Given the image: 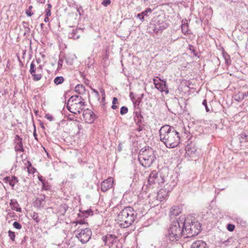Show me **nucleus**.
I'll return each instance as SVG.
<instances>
[{
	"instance_id": "nucleus-1",
	"label": "nucleus",
	"mask_w": 248,
	"mask_h": 248,
	"mask_svg": "<svg viewBox=\"0 0 248 248\" xmlns=\"http://www.w3.org/2000/svg\"><path fill=\"white\" fill-rule=\"evenodd\" d=\"M168 179V177H165L161 174H159L156 170H153L149 176L147 186L155 187L167 182L166 185L164 186V188L160 189L158 192L159 198L165 199L168 196V193L170 192L176 185V182L175 181L173 180L169 182Z\"/></svg>"
},
{
	"instance_id": "nucleus-2",
	"label": "nucleus",
	"mask_w": 248,
	"mask_h": 248,
	"mask_svg": "<svg viewBox=\"0 0 248 248\" xmlns=\"http://www.w3.org/2000/svg\"><path fill=\"white\" fill-rule=\"evenodd\" d=\"M159 136L160 140L167 148H173L180 143L179 133L170 125H165L161 127L159 130Z\"/></svg>"
},
{
	"instance_id": "nucleus-3",
	"label": "nucleus",
	"mask_w": 248,
	"mask_h": 248,
	"mask_svg": "<svg viewBox=\"0 0 248 248\" xmlns=\"http://www.w3.org/2000/svg\"><path fill=\"white\" fill-rule=\"evenodd\" d=\"M137 216L136 211L130 206L122 210L117 216V220L123 228H127L131 225L135 220Z\"/></svg>"
},
{
	"instance_id": "nucleus-4",
	"label": "nucleus",
	"mask_w": 248,
	"mask_h": 248,
	"mask_svg": "<svg viewBox=\"0 0 248 248\" xmlns=\"http://www.w3.org/2000/svg\"><path fill=\"white\" fill-rule=\"evenodd\" d=\"M156 158L154 150L149 146L142 148L139 152L138 159L140 164L145 168H149Z\"/></svg>"
},
{
	"instance_id": "nucleus-5",
	"label": "nucleus",
	"mask_w": 248,
	"mask_h": 248,
	"mask_svg": "<svg viewBox=\"0 0 248 248\" xmlns=\"http://www.w3.org/2000/svg\"><path fill=\"white\" fill-rule=\"evenodd\" d=\"M182 226L184 230V237L190 238L199 234L201 230L200 223L197 221H193L186 218L183 222Z\"/></svg>"
},
{
	"instance_id": "nucleus-6",
	"label": "nucleus",
	"mask_w": 248,
	"mask_h": 248,
	"mask_svg": "<svg viewBox=\"0 0 248 248\" xmlns=\"http://www.w3.org/2000/svg\"><path fill=\"white\" fill-rule=\"evenodd\" d=\"M182 225V221H177L173 222L170 225L168 230L167 237L170 241H177L183 235L184 236V230Z\"/></svg>"
},
{
	"instance_id": "nucleus-7",
	"label": "nucleus",
	"mask_w": 248,
	"mask_h": 248,
	"mask_svg": "<svg viewBox=\"0 0 248 248\" xmlns=\"http://www.w3.org/2000/svg\"><path fill=\"white\" fill-rule=\"evenodd\" d=\"M76 238L83 244L87 243L91 239L92 232L88 228H79L74 231Z\"/></svg>"
},
{
	"instance_id": "nucleus-8",
	"label": "nucleus",
	"mask_w": 248,
	"mask_h": 248,
	"mask_svg": "<svg viewBox=\"0 0 248 248\" xmlns=\"http://www.w3.org/2000/svg\"><path fill=\"white\" fill-rule=\"evenodd\" d=\"M102 239L104 243V245L108 246L109 248L111 247L114 244L118 241V237L113 234L108 233L103 236Z\"/></svg>"
},
{
	"instance_id": "nucleus-9",
	"label": "nucleus",
	"mask_w": 248,
	"mask_h": 248,
	"mask_svg": "<svg viewBox=\"0 0 248 248\" xmlns=\"http://www.w3.org/2000/svg\"><path fill=\"white\" fill-rule=\"evenodd\" d=\"M169 27V24L164 20L158 19L152 27L154 32L156 33L161 32Z\"/></svg>"
},
{
	"instance_id": "nucleus-10",
	"label": "nucleus",
	"mask_w": 248,
	"mask_h": 248,
	"mask_svg": "<svg viewBox=\"0 0 248 248\" xmlns=\"http://www.w3.org/2000/svg\"><path fill=\"white\" fill-rule=\"evenodd\" d=\"M113 180L109 177L107 179L104 180L101 184V190L102 192H106L109 189L112 187Z\"/></svg>"
},
{
	"instance_id": "nucleus-11",
	"label": "nucleus",
	"mask_w": 248,
	"mask_h": 248,
	"mask_svg": "<svg viewBox=\"0 0 248 248\" xmlns=\"http://www.w3.org/2000/svg\"><path fill=\"white\" fill-rule=\"evenodd\" d=\"M83 117L85 121L89 124L93 123L95 119V115L93 112L88 109L84 111L83 113Z\"/></svg>"
},
{
	"instance_id": "nucleus-12",
	"label": "nucleus",
	"mask_w": 248,
	"mask_h": 248,
	"mask_svg": "<svg viewBox=\"0 0 248 248\" xmlns=\"http://www.w3.org/2000/svg\"><path fill=\"white\" fill-rule=\"evenodd\" d=\"M78 102V103L72 104V107L70 108V109H72V113L75 114H79L81 111L84 109L85 102Z\"/></svg>"
},
{
	"instance_id": "nucleus-13",
	"label": "nucleus",
	"mask_w": 248,
	"mask_h": 248,
	"mask_svg": "<svg viewBox=\"0 0 248 248\" xmlns=\"http://www.w3.org/2000/svg\"><path fill=\"white\" fill-rule=\"evenodd\" d=\"M159 80L161 81L160 82H157L155 78L153 79L154 84L155 85L156 88H157L160 92H166L167 93H169V91L167 90L168 88L166 85V82L165 80H161L159 78Z\"/></svg>"
},
{
	"instance_id": "nucleus-14",
	"label": "nucleus",
	"mask_w": 248,
	"mask_h": 248,
	"mask_svg": "<svg viewBox=\"0 0 248 248\" xmlns=\"http://www.w3.org/2000/svg\"><path fill=\"white\" fill-rule=\"evenodd\" d=\"M30 72L34 81H38L41 79L42 76L40 74H37V67L34 62H32L30 65Z\"/></svg>"
},
{
	"instance_id": "nucleus-15",
	"label": "nucleus",
	"mask_w": 248,
	"mask_h": 248,
	"mask_svg": "<svg viewBox=\"0 0 248 248\" xmlns=\"http://www.w3.org/2000/svg\"><path fill=\"white\" fill-rule=\"evenodd\" d=\"M82 32L83 30L80 28L72 29L68 34V37L74 40L78 39Z\"/></svg>"
},
{
	"instance_id": "nucleus-16",
	"label": "nucleus",
	"mask_w": 248,
	"mask_h": 248,
	"mask_svg": "<svg viewBox=\"0 0 248 248\" xmlns=\"http://www.w3.org/2000/svg\"><path fill=\"white\" fill-rule=\"evenodd\" d=\"M45 195H42L37 198L33 202L34 206L39 209L43 208L45 202Z\"/></svg>"
},
{
	"instance_id": "nucleus-17",
	"label": "nucleus",
	"mask_w": 248,
	"mask_h": 248,
	"mask_svg": "<svg viewBox=\"0 0 248 248\" xmlns=\"http://www.w3.org/2000/svg\"><path fill=\"white\" fill-rule=\"evenodd\" d=\"M182 210L178 206H174L170 209V216L172 218L181 213Z\"/></svg>"
},
{
	"instance_id": "nucleus-18",
	"label": "nucleus",
	"mask_w": 248,
	"mask_h": 248,
	"mask_svg": "<svg viewBox=\"0 0 248 248\" xmlns=\"http://www.w3.org/2000/svg\"><path fill=\"white\" fill-rule=\"evenodd\" d=\"M191 248H207V247L205 242L202 240H199L193 243Z\"/></svg>"
},
{
	"instance_id": "nucleus-19",
	"label": "nucleus",
	"mask_w": 248,
	"mask_h": 248,
	"mask_svg": "<svg viewBox=\"0 0 248 248\" xmlns=\"http://www.w3.org/2000/svg\"><path fill=\"white\" fill-rule=\"evenodd\" d=\"M181 30L183 33L185 35L191 34L190 31L188 30L187 21L186 20L182 21Z\"/></svg>"
},
{
	"instance_id": "nucleus-20",
	"label": "nucleus",
	"mask_w": 248,
	"mask_h": 248,
	"mask_svg": "<svg viewBox=\"0 0 248 248\" xmlns=\"http://www.w3.org/2000/svg\"><path fill=\"white\" fill-rule=\"evenodd\" d=\"M16 151L23 152L24 149L22 142V139L16 135Z\"/></svg>"
},
{
	"instance_id": "nucleus-21",
	"label": "nucleus",
	"mask_w": 248,
	"mask_h": 248,
	"mask_svg": "<svg viewBox=\"0 0 248 248\" xmlns=\"http://www.w3.org/2000/svg\"><path fill=\"white\" fill-rule=\"evenodd\" d=\"M6 183H9L12 188H14L16 182V176H13L11 178L10 177H6L4 178Z\"/></svg>"
},
{
	"instance_id": "nucleus-22",
	"label": "nucleus",
	"mask_w": 248,
	"mask_h": 248,
	"mask_svg": "<svg viewBox=\"0 0 248 248\" xmlns=\"http://www.w3.org/2000/svg\"><path fill=\"white\" fill-rule=\"evenodd\" d=\"M68 209V206L66 204H62L60 205L59 207V212L61 215H64L67 209Z\"/></svg>"
},
{
	"instance_id": "nucleus-23",
	"label": "nucleus",
	"mask_w": 248,
	"mask_h": 248,
	"mask_svg": "<svg viewBox=\"0 0 248 248\" xmlns=\"http://www.w3.org/2000/svg\"><path fill=\"white\" fill-rule=\"evenodd\" d=\"M238 139L240 143L243 142L244 141L246 142L248 141V136L244 132L238 135Z\"/></svg>"
},
{
	"instance_id": "nucleus-24",
	"label": "nucleus",
	"mask_w": 248,
	"mask_h": 248,
	"mask_svg": "<svg viewBox=\"0 0 248 248\" xmlns=\"http://www.w3.org/2000/svg\"><path fill=\"white\" fill-rule=\"evenodd\" d=\"M85 91V88L84 86L81 84H78L75 87V91L78 93H81L84 92Z\"/></svg>"
},
{
	"instance_id": "nucleus-25",
	"label": "nucleus",
	"mask_w": 248,
	"mask_h": 248,
	"mask_svg": "<svg viewBox=\"0 0 248 248\" xmlns=\"http://www.w3.org/2000/svg\"><path fill=\"white\" fill-rule=\"evenodd\" d=\"M137 118H135V121L136 122L137 124H140L142 122V119H143L142 116L140 113L138 112L135 113Z\"/></svg>"
},
{
	"instance_id": "nucleus-26",
	"label": "nucleus",
	"mask_w": 248,
	"mask_h": 248,
	"mask_svg": "<svg viewBox=\"0 0 248 248\" xmlns=\"http://www.w3.org/2000/svg\"><path fill=\"white\" fill-rule=\"evenodd\" d=\"M64 78L62 76L57 77L55 78L54 80V83L57 85L62 84Z\"/></svg>"
},
{
	"instance_id": "nucleus-27",
	"label": "nucleus",
	"mask_w": 248,
	"mask_h": 248,
	"mask_svg": "<svg viewBox=\"0 0 248 248\" xmlns=\"http://www.w3.org/2000/svg\"><path fill=\"white\" fill-rule=\"evenodd\" d=\"M31 217L37 223H38L40 222V218L38 216V214L37 213L33 212L30 214Z\"/></svg>"
},
{
	"instance_id": "nucleus-28",
	"label": "nucleus",
	"mask_w": 248,
	"mask_h": 248,
	"mask_svg": "<svg viewBox=\"0 0 248 248\" xmlns=\"http://www.w3.org/2000/svg\"><path fill=\"white\" fill-rule=\"evenodd\" d=\"M244 94L243 92H239L237 94L235 95V100L237 101H241L243 99H244Z\"/></svg>"
},
{
	"instance_id": "nucleus-29",
	"label": "nucleus",
	"mask_w": 248,
	"mask_h": 248,
	"mask_svg": "<svg viewBox=\"0 0 248 248\" xmlns=\"http://www.w3.org/2000/svg\"><path fill=\"white\" fill-rule=\"evenodd\" d=\"M128 112V108L126 107L123 106L121 108L120 113L123 115L126 114Z\"/></svg>"
},
{
	"instance_id": "nucleus-30",
	"label": "nucleus",
	"mask_w": 248,
	"mask_h": 248,
	"mask_svg": "<svg viewBox=\"0 0 248 248\" xmlns=\"http://www.w3.org/2000/svg\"><path fill=\"white\" fill-rule=\"evenodd\" d=\"M152 12V10L150 8H148L146 9V10L143 12H142L141 13L142 14V15L144 17L145 16H148V13H151Z\"/></svg>"
},
{
	"instance_id": "nucleus-31",
	"label": "nucleus",
	"mask_w": 248,
	"mask_h": 248,
	"mask_svg": "<svg viewBox=\"0 0 248 248\" xmlns=\"http://www.w3.org/2000/svg\"><path fill=\"white\" fill-rule=\"evenodd\" d=\"M224 59L225 60V62L227 64V65H229L231 64V61L230 59L229 55H224Z\"/></svg>"
},
{
	"instance_id": "nucleus-32",
	"label": "nucleus",
	"mask_w": 248,
	"mask_h": 248,
	"mask_svg": "<svg viewBox=\"0 0 248 248\" xmlns=\"http://www.w3.org/2000/svg\"><path fill=\"white\" fill-rule=\"evenodd\" d=\"M90 215H93V212L90 209L85 211L84 213H83V216L85 217H87L88 216Z\"/></svg>"
},
{
	"instance_id": "nucleus-33",
	"label": "nucleus",
	"mask_w": 248,
	"mask_h": 248,
	"mask_svg": "<svg viewBox=\"0 0 248 248\" xmlns=\"http://www.w3.org/2000/svg\"><path fill=\"white\" fill-rule=\"evenodd\" d=\"M43 66L42 65H40L39 66L37 67V74H40L41 76H42V73H43Z\"/></svg>"
},
{
	"instance_id": "nucleus-34",
	"label": "nucleus",
	"mask_w": 248,
	"mask_h": 248,
	"mask_svg": "<svg viewBox=\"0 0 248 248\" xmlns=\"http://www.w3.org/2000/svg\"><path fill=\"white\" fill-rule=\"evenodd\" d=\"M32 8V6H30L28 10H27L26 13L29 16H31L33 14V12L31 11V9Z\"/></svg>"
},
{
	"instance_id": "nucleus-35",
	"label": "nucleus",
	"mask_w": 248,
	"mask_h": 248,
	"mask_svg": "<svg viewBox=\"0 0 248 248\" xmlns=\"http://www.w3.org/2000/svg\"><path fill=\"white\" fill-rule=\"evenodd\" d=\"M78 98V95H74L72 96L68 100V103H71L72 104L73 102L75 101L77 98Z\"/></svg>"
},
{
	"instance_id": "nucleus-36",
	"label": "nucleus",
	"mask_w": 248,
	"mask_h": 248,
	"mask_svg": "<svg viewBox=\"0 0 248 248\" xmlns=\"http://www.w3.org/2000/svg\"><path fill=\"white\" fill-rule=\"evenodd\" d=\"M45 117L47 119V120H49L50 121H52L54 120V117L53 116L49 114V113H47L45 115Z\"/></svg>"
},
{
	"instance_id": "nucleus-37",
	"label": "nucleus",
	"mask_w": 248,
	"mask_h": 248,
	"mask_svg": "<svg viewBox=\"0 0 248 248\" xmlns=\"http://www.w3.org/2000/svg\"><path fill=\"white\" fill-rule=\"evenodd\" d=\"M8 233L10 239L14 241L15 237V232L11 231H9Z\"/></svg>"
},
{
	"instance_id": "nucleus-38",
	"label": "nucleus",
	"mask_w": 248,
	"mask_h": 248,
	"mask_svg": "<svg viewBox=\"0 0 248 248\" xmlns=\"http://www.w3.org/2000/svg\"><path fill=\"white\" fill-rule=\"evenodd\" d=\"M78 102H80V103L84 102L83 99L82 98V97L79 96L78 95V98H77V99H76L75 100V101L74 102H73L72 103H78Z\"/></svg>"
},
{
	"instance_id": "nucleus-39",
	"label": "nucleus",
	"mask_w": 248,
	"mask_h": 248,
	"mask_svg": "<svg viewBox=\"0 0 248 248\" xmlns=\"http://www.w3.org/2000/svg\"><path fill=\"white\" fill-rule=\"evenodd\" d=\"M235 228V226L233 224H228L227 226V229L230 231L232 232L234 230Z\"/></svg>"
},
{
	"instance_id": "nucleus-40",
	"label": "nucleus",
	"mask_w": 248,
	"mask_h": 248,
	"mask_svg": "<svg viewBox=\"0 0 248 248\" xmlns=\"http://www.w3.org/2000/svg\"><path fill=\"white\" fill-rule=\"evenodd\" d=\"M74 223H76V225L77 226L78 225V224H84L86 223L85 221H84V220L83 219H79V220H78V221H76V222H73Z\"/></svg>"
},
{
	"instance_id": "nucleus-41",
	"label": "nucleus",
	"mask_w": 248,
	"mask_h": 248,
	"mask_svg": "<svg viewBox=\"0 0 248 248\" xmlns=\"http://www.w3.org/2000/svg\"><path fill=\"white\" fill-rule=\"evenodd\" d=\"M138 127L137 128V130L139 132L141 131L144 128L145 125L143 124H138Z\"/></svg>"
},
{
	"instance_id": "nucleus-42",
	"label": "nucleus",
	"mask_w": 248,
	"mask_h": 248,
	"mask_svg": "<svg viewBox=\"0 0 248 248\" xmlns=\"http://www.w3.org/2000/svg\"><path fill=\"white\" fill-rule=\"evenodd\" d=\"M63 62V61L62 59L60 58L59 59L58 62V68L60 69L62 67Z\"/></svg>"
},
{
	"instance_id": "nucleus-43",
	"label": "nucleus",
	"mask_w": 248,
	"mask_h": 248,
	"mask_svg": "<svg viewBox=\"0 0 248 248\" xmlns=\"http://www.w3.org/2000/svg\"><path fill=\"white\" fill-rule=\"evenodd\" d=\"M110 2V0H103L102 4L105 6H107Z\"/></svg>"
},
{
	"instance_id": "nucleus-44",
	"label": "nucleus",
	"mask_w": 248,
	"mask_h": 248,
	"mask_svg": "<svg viewBox=\"0 0 248 248\" xmlns=\"http://www.w3.org/2000/svg\"><path fill=\"white\" fill-rule=\"evenodd\" d=\"M202 104L205 107L206 111L207 112L209 111L210 110H209V108L207 107V101H206V99L203 100Z\"/></svg>"
},
{
	"instance_id": "nucleus-45",
	"label": "nucleus",
	"mask_w": 248,
	"mask_h": 248,
	"mask_svg": "<svg viewBox=\"0 0 248 248\" xmlns=\"http://www.w3.org/2000/svg\"><path fill=\"white\" fill-rule=\"evenodd\" d=\"M28 171L30 173L34 174L35 172L36 171V170L34 168H31V169L30 168H28Z\"/></svg>"
},
{
	"instance_id": "nucleus-46",
	"label": "nucleus",
	"mask_w": 248,
	"mask_h": 248,
	"mask_svg": "<svg viewBox=\"0 0 248 248\" xmlns=\"http://www.w3.org/2000/svg\"><path fill=\"white\" fill-rule=\"evenodd\" d=\"M137 17L141 21H143L144 20V16L141 13L138 14V15L137 16Z\"/></svg>"
},
{
	"instance_id": "nucleus-47",
	"label": "nucleus",
	"mask_w": 248,
	"mask_h": 248,
	"mask_svg": "<svg viewBox=\"0 0 248 248\" xmlns=\"http://www.w3.org/2000/svg\"><path fill=\"white\" fill-rule=\"evenodd\" d=\"M77 11L80 16L82 15L83 13V10H82L81 7L77 8Z\"/></svg>"
},
{
	"instance_id": "nucleus-48",
	"label": "nucleus",
	"mask_w": 248,
	"mask_h": 248,
	"mask_svg": "<svg viewBox=\"0 0 248 248\" xmlns=\"http://www.w3.org/2000/svg\"><path fill=\"white\" fill-rule=\"evenodd\" d=\"M189 49L190 50H191L192 51V52L193 53V54L195 56H197V53H196V51L194 50L193 46L190 45Z\"/></svg>"
},
{
	"instance_id": "nucleus-49",
	"label": "nucleus",
	"mask_w": 248,
	"mask_h": 248,
	"mask_svg": "<svg viewBox=\"0 0 248 248\" xmlns=\"http://www.w3.org/2000/svg\"><path fill=\"white\" fill-rule=\"evenodd\" d=\"M71 107H72V103H68V101L67 102V104L66 105L67 108L68 109V110L72 112V109H70Z\"/></svg>"
},
{
	"instance_id": "nucleus-50",
	"label": "nucleus",
	"mask_w": 248,
	"mask_h": 248,
	"mask_svg": "<svg viewBox=\"0 0 248 248\" xmlns=\"http://www.w3.org/2000/svg\"><path fill=\"white\" fill-rule=\"evenodd\" d=\"M46 15L47 16H51V10L50 9H47L46 10Z\"/></svg>"
},
{
	"instance_id": "nucleus-51",
	"label": "nucleus",
	"mask_w": 248,
	"mask_h": 248,
	"mask_svg": "<svg viewBox=\"0 0 248 248\" xmlns=\"http://www.w3.org/2000/svg\"><path fill=\"white\" fill-rule=\"evenodd\" d=\"M38 178L39 180L42 182L43 185L44 186V180H43V176L41 175H39Z\"/></svg>"
},
{
	"instance_id": "nucleus-52",
	"label": "nucleus",
	"mask_w": 248,
	"mask_h": 248,
	"mask_svg": "<svg viewBox=\"0 0 248 248\" xmlns=\"http://www.w3.org/2000/svg\"><path fill=\"white\" fill-rule=\"evenodd\" d=\"M10 204H11L12 209L15 210V208H16V206H15V203L14 202L13 200H11V201Z\"/></svg>"
},
{
	"instance_id": "nucleus-53",
	"label": "nucleus",
	"mask_w": 248,
	"mask_h": 248,
	"mask_svg": "<svg viewBox=\"0 0 248 248\" xmlns=\"http://www.w3.org/2000/svg\"><path fill=\"white\" fill-rule=\"evenodd\" d=\"M118 103V99L116 97H114L113 98V100H112V104H116V103Z\"/></svg>"
},
{
	"instance_id": "nucleus-54",
	"label": "nucleus",
	"mask_w": 248,
	"mask_h": 248,
	"mask_svg": "<svg viewBox=\"0 0 248 248\" xmlns=\"http://www.w3.org/2000/svg\"><path fill=\"white\" fill-rule=\"evenodd\" d=\"M21 228V225L18 222H16V229H20Z\"/></svg>"
},
{
	"instance_id": "nucleus-55",
	"label": "nucleus",
	"mask_w": 248,
	"mask_h": 248,
	"mask_svg": "<svg viewBox=\"0 0 248 248\" xmlns=\"http://www.w3.org/2000/svg\"><path fill=\"white\" fill-rule=\"evenodd\" d=\"M29 30H30L29 28H28L27 27V28L25 29V31L22 33L24 35H25L26 34V32L29 31Z\"/></svg>"
},
{
	"instance_id": "nucleus-56",
	"label": "nucleus",
	"mask_w": 248,
	"mask_h": 248,
	"mask_svg": "<svg viewBox=\"0 0 248 248\" xmlns=\"http://www.w3.org/2000/svg\"><path fill=\"white\" fill-rule=\"evenodd\" d=\"M140 102H141V101L140 100H137L135 102V104L139 105V104L140 103Z\"/></svg>"
},
{
	"instance_id": "nucleus-57",
	"label": "nucleus",
	"mask_w": 248,
	"mask_h": 248,
	"mask_svg": "<svg viewBox=\"0 0 248 248\" xmlns=\"http://www.w3.org/2000/svg\"><path fill=\"white\" fill-rule=\"evenodd\" d=\"M44 21L45 22H48L49 21L48 16H46V17L44 18Z\"/></svg>"
},
{
	"instance_id": "nucleus-58",
	"label": "nucleus",
	"mask_w": 248,
	"mask_h": 248,
	"mask_svg": "<svg viewBox=\"0 0 248 248\" xmlns=\"http://www.w3.org/2000/svg\"><path fill=\"white\" fill-rule=\"evenodd\" d=\"M243 94H244V98H245V97H248V92L243 93Z\"/></svg>"
},
{
	"instance_id": "nucleus-59",
	"label": "nucleus",
	"mask_w": 248,
	"mask_h": 248,
	"mask_svg": "<svg viewBox=\"0 0 248 248\" xmlns=\"http://www.w3.org/2000/svg\"><path fill=\"white\" fill-rule=\"evenodd\" d=\"M111 108L113 109H115L117 108V106L115 104H113L111 106Z\"/></svg>"
},
{
	"instance_id": "nucleus-60",
	"label": "nucleus",
	"mask_w": 248,
	"mask_h": 248,
	"mask_svg": "<svg viewBox=\"0 0 248 248\" xmlns=\"http://www.w3.org/2000/svg\"><path fill=\"white\" fill-rule=\"evenodd\" d=\"M93 93H95V94L98 96L99 95V93L95 89H93Z\"/></svg>"
},
{
	"instance_id": "nucleus-61",
	"label": "nucleus",
	"mask_w": 248,
	"mask_h": 248,
	"mask_svg": "<svg viewBox=\"0 0 248 248\" xmlns=\"http://www.w3.org/2000/svg\"><path fill=\"white\" fill-rule=\"evenodd\" d=\"M21 211V208L20 207H18L16 206V212H20Z\"/></svg>"
},
{
	"instance_id": "nucleus-62",
	"label": "nucleus",
	"mask_w": 248,
	"mask_h": 248,
	"mask_svg": "<svg viewBox=\"0 0 248 248\" xmlns=\"http://www.w3.org/2000/svg\"><path fill=\"white\" fill-rule=\"evenodd\" d=\"M100 92L102 93V95L103 96H105V91H104V90L103 89H101L100 90Z\"/></svg>"
},
{
	"instance_id": "nucleus-63",
	"label": "nucleus",
	"mask_w": 248,
	"mask_h": 248,
	"mask_svg": "<svg viewBox=\"0 0 248 248\" xmlns=\"http://www.w3.org/2000/svg\"><path fill=\"white\" fill-rule=\"evenodd\" d=\"M17 59H18V60L19 61V64L21 66L23 65L22 63L21 62V60H20L18 56H17Z\"/></svg>"
},
{
	"instance_id": "nucleus-64",
	"label": "nucleus",
	"mask_w": 248,
	"mask_h": 248,
	"mask_svg": "<svg viewBox=\"0 0 248 248\" xmlns=\"http://www.w3.org/2000/svg\"><path fill=\"white\" fill-rule=\"evenodd\" d=\"M33 136H34V137H35V139H36V140H37V138H36V137H37V134H36V132H35V130H34V132H33Z\"/></svg>"
}]
</instances>
